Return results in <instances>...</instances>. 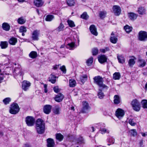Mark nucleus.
Masks as SVG:
<instances>
[{"label": "nucleus", "mask_w": 147, "mask_h": 147, "mask_svg": "<svg viewBox=\"0 0 147 147\" xmlns=\"http://www.w3.org/2000/svg\"><path fill=\"white\" fill-rule=\"evenodd\" d=\"M45 123L42 119L39 118L36 121L35 129L37 132L39 134H43L45 130Z\"/></svg>", "instance_id": "1"}, {"label": "nucleus", "mask_w": 147, "mask_h": 147, "mask_svg": "<svg viewBox=\"0 0 147 147\" xmlns=\"http://www.w3.org/2000/svg\"><path fill=\"white\" fill-rule=\"evenodd\" d=\"M93 80L94 83L96 84L99 88L105 91L108 89L109 87L103 84V80L101 77L100 76H95L93 78Z\"/></svg>", "instance_id": "2"}, {"label": "nucleus", "mask_w": 147, "mask_h": 147, "mask_svg": "<svg viewBox=\"0 0 147 147\" xmlns=\"http://www.w3.org/2000/svg\"><path fill=\"white\" fill-rule=\"evenodd\" d=\"M20 110V108L18 104L16 103H13L11 105L10 113L13 114L17 113Z\"/></svg>", "instance_id": "3"}, {"label": "nucleus", "mask_w": 147, "mask_h": 147, "mask_svg": "<svg viewBox=\"0 0 147 147\" xmlns=\"http://www.w3.org/2000/svg\"><path fill=\"white\" fill-rule=\"evenodd\" d=\"M35 119L31 116H28L25 118V122L27 125L30 127L34 125L35 123Z\"/></svg>", "instance_id": "4"}, {"label": "nucleus", "mask_w": 147, "mask_h": 147, "mask_svg": "<svg viewBox=\"0 0 147 147\" xmlns=\"http://www.w3.org/2000/svg\"><path fill=\"white\" fill-rule=\"evenodd\" d=\"M131 105L134 110L137 111H139L140 109V104L138 100L136 99L133 100L131 102Z\"/></svg>", "instance_id": "5"}, {"label": "nucleus", "mask_w": 147, "mask_h": 147, "mask_svg": "<svg viewBox=\"0 0 147 147\" xmlns=\"http://www.w3.org/2000/svg\"><path fill=\"white\" fill-rule=\"evenodd\" d=\"M138 38L140 40L142 41L147 40V32L144 31H140L138 33Z\"/></svg>", "instance_id": "6"}, {"label": "nucleus", "mask_w": 147, "mask_h": 147, "mask_svg": "<svg viewBox=\"0 0 147 147\" xmlns=\"http://www.w3.org/2000/svg\"><path fill=\"white\" fill-rule=\"evenodd\" d=\"M124 114V111L120 108L117 109L115 112V115L119 119L122 118L123 117Z\"/></svg>", "instance_id": "7"}, {"label": "nucleus", "mask_w": 147, "mask_h": 147, "mask_svg": "<svg viewBox=\"0 0 147 147\" xmlns=\"http://www.w3.org/2000/svg\"><path fill=\"white\" fill-rule=\"evenodd\" d=\"M113 13L115 15L117 16H119L121 11V10L120 7L117 5L113 6Z\"/></svg>", "instance_id": "8"}, {"label": "nucleus", "mask_w": 147, "mask_h": 147, "mask_svg": "<svg viewBox=\"0 0 147 147\" xmlns=\"http://www.w3.org/2000/svg\"><path fill=\"white\" fill-rule=\"evenodd\" d=\"M98 125L99 126L100 128V131L101 134H103L105 133L109 134V130L104 128L105 127V125L104 123H99Z\"/></svg>", "instance_id": "9"}, {"label": "nucleus", "mask_w": 147, "mask_h": 147, "mask_svg": "<svg viewBox=\"0 0 147 147\" xmlns=\"http://www.w3.org/2000/svg\"><path fill=\"white\" fill-rule=\"evenodd\" d=\"M31 83L30 82L27 81H24L22 82V88L25 91H27Z\"/></svg>", "instance_id": "10"}, {"label": "nucleus", "mask_w": 147, "mask_h": 147, "mask_svg": "<svg viewBox=\"0 0 147 147\" xmlns=\"http://www.w3.org/2000/svg\"><path fill=\"white\" fill-rule=\"evenodd\" d=\"M83 107L82 111L83 113H86L89 108V106L88 103L86 101L82 102Z\"/></svg>", "instance_id": "11"}, {"label": "nucleus", "mask_w": 147, "mask_h": 147, "mask_svg": "<svg viewBox=\"0 0 147 147\" xmlns=\"http://www.w3.org/2000/svg\"><path fill=\"white\" fill-rule=\"evenodd\" d=\"M52 106L50 105H46L43 107L44 112L47 114H49L51 112Z\"/></svg>", "instance_id": "12"}, {"label": "nucleus", "mask_w": 147, "mask_h": 147, "mask_svg": "<svg viewBox=\"0 0 147 147\" xmlns=\"http://www.w3.org/2000/svg\"><path fill=\"white\" fill-rule=\"evenodd\" d=\"M89 29L91 33L92 34L95 36L98 35V33L97 31V29L94 25H91Z\"/></svg>", "instance_id": "13"}, {"label": "nucleus", "mask_w": 147, "mask_h": 147, "mask_svg": "<svg viewBox=\"0 0 147 147\" xmlns=\"http://www.w3.org/2000/svg\"><path fill=\"white\" fill-rule=\"evenodd\" d=\"M98 59L99 62L100 63L102 64L107 61V58L105 55H102L98 56Z\"/></svg>", "instance_id": "14"}, {"label": "nucleus", "mask_w": 147, "mask_h": 147, "mask_svg": "<svg viewBox=\"0 0 147 147\" xmlns=\"http://www.w3.org/2000/svg\"><path fill=\"white\" fill-rule=\"evenodd\" d=\"M44 2L42 0H34V3L37 7H40L43 5Z\"/></svg>", "instance_id": "15"}, {"label": "nucleus", "mask_w": 147, "mask_h": 147, "mask_svg": "<svg viewBox=\"0 0 147 147\" xmlns=\"http://www.w3.org/2000/svg\"><path fill=\"white\" fill-rule=\"evenodd\" d=\"M39 34V31L38 30L34 31L32 34V38L34 40H38V36Z\"/></svg>", "instance_id": "16"}, {"label": "nucleus", "mask_w": 147, "mask_h": 147, "mask_svg": "<svg viewBox=\"0 0 147 147\" xmlns=\"http://www.w3.org/2000/svg\"><path fill=\"white\" fill-rule=\"evenodd\" d=\"M63 98V95L61 93H59L56 96L55 99L56 101L60 102L62 101Z\"/></svg>", "instance_id": "17"}, {"label": "nucleus", "mask_w": 147, "mask_h": 147, "mask_svg": "<svg viewBox=\"0 0 147 147\" xmlns=\"http://www.w3.org/2000/svg\"><path fill=\"white\" fill-rule=\"evenodd\" d=\"M110 40L111 42L113 44L116 43L117 41V38L116 36H115V34L113 32L111 34Z\"/></svg>", "instance_id": "18"}, {"label": "nucleus", "mask_w": 147, "mask_h": 147, "mask_svg": "<svg viewBox=\"0 0 147 147\" xmlns=\"http://www.w3.org/2000/svg\"><path fill=\"white\" fill-rule=\"evenodd\" d=\"M47 146L48 147H53L55 145V142L51 138H48L47 140Z\"/></svg>", "instance_id": "19"}, {"label": "nucleus", "mask_w": 147, "mask_h": 147, "mask_svg": "<svg viewBox=\"0 0 147 147\" xmlns=\"http://www.w3.org/2000/svg\"><path fill=\"white\" fill-rule=\"evenodd\" d=\"M23 71L22 69V68L20 67L16 68L13 72L14 74H15L16 75H21L23 74Z\"/></svg>", "instance_id": "20"}, {"label": "nucleus", "mask_w": 147, "mask_h": 147, "mask_svg": "<svg viewBox=\"0 0 147 147\" xmlns=\"http://www.w3.org/2000/svg\"><path fill=\"white\" fill-rule=\"evenodd\" d=\"M121 101V98L119 95H116L114 96L113 101L115 104H119L120 103Z\"/></svg>", "instance_id": "21"}, {"label": "nucleus", "mask_w": 147, "mask_h": 147, "mask_svg": "<svg viewBox=\"0 0 147 147\" xmlns=\"http://www.w3.org/2000/svg\"><path fill=\"white\" fill-rule=\"evenodd\" d=\"M138 64L139 67H144L146 65V62L143 59H139L138 60Z\"/></svg>", "instance_id": "22"}, {"label": "nucleus", "mask_w": 147, "mask_h": 147, "mask_svg": "<svg viewBox=\"0 0 147 147\" xmlns=\"http://www.w3.org/2000/svg\"><path fill=\"white\" fill-rule=\"evenodd\" d=\"M136 58L134 57H132L129 59L128 61V64L130 67H132L135 63V60Z\"/></svg>", "instance_id": "23"}, {"label": "nucleus", "mask_w": 147, "mask_h": 147, "mask_svg": "<svg viewBox=\"0 0 147 147\" xmlns=\"http://www.w3.org/2000/svg\"><path fill=\"white\" fill-rule=\"evenodd\" d=\"M129 17L130 19L132 20H134L136 19L138 15L136 14L133 13H129Z\"/></svg>", "instance_id": "24"}, {"label": "nucleus", "mask_w": 147, "mask_h": 147, "mask_svg": "<svg viewBox=\"0 0 147 147\" xmlns=\"http://www.w3.org/2000/svg\"><path fill=\"white\" fill-rule=\"evenodd\" d=\"M3 29L6 31H9L10 28V26L7 23H4L2 26Z\"/></svg>", "instance_id": "25"}, {"label": "nucleus", "mask_w": 147, "mask_h": 147, "mask_svg": "<svg viewBox=\"0 0 147 147\" xmlns=\"http://www.w3.org/2000/svg\"><path fill=\"white\" fill-rule=\"evenodd\" d=\"M61 110V108L59 106H56L53 110V112L55 114H59L60 113Z\"/></svg>", "instance_id": "26"}, {"label": "nucleus", "mask_w": 147, "mask_h": 147, "mask_svg": "<svg viewBox=\"0 0 147 147\" xmlns=\"http://www.w3.org/2000/svg\"><path fill=\"white\" fill-rule=\"evenodd\" d=\"M75 43L74 42L68 43L66 46V48L69 50H73L75 47Z\"/></svg>", "instance_id": "27"}, {"label": "nucleus", "mask_w": 147, "mask_h": 147, "mask_svg": "<svg viewBox=\"0 0 147 147\" xmlns=\"http://www.w3.org/2000/svg\"><path fill=\"white\" fill-rule=\"evenodd\" d=\"M137 11L139 14L143 15L145 13L146 10L144 7H140L138 8Z\"/></svg>", "instance_id": "28"}, {"label": "nucleus", "mask_w": 147, "mask_h": 147, "mask_svg": "<svg viewBox=\"0 0 147 147\" xmlns=\"http://www.w3.org/2000/svg\"><path fill=\"white\" fill-rule=\"evenodd\" d=\"M56 77L53 74H51L49 78V81L52 83L54 84L56 81Z\"/></svg>", "instance_id": "29"}, {"label": "nucleus", "mask_w": 147, "mask_h": 147, "mask_svg": "<svg viewBox=\"0 0 147 147\" xmlns=\"http://www.w3.org/2000/svg\"><path fill=\"white\" fill-rule=\"evenodd\" d=\"M17 42L16 38L14 37L11 38L9 40V43L12 45H15Z\"/></svg>", "instance_id": "30"}, {"label": "nucleus", "mask_w": 147, "mask_h": 147, "mask_svg": "<svg viewBox=\"0 0 147 147\" xmlns=\"http://www.w3.org/2000/svg\"><path fill=\"white\" fill-rule=\"evenodd\" d=\"M102 90H103L99 88L98 94V98L100 99H102L105 96L104 93L102 92Z\"/></svg>", "instance_id": "31"}, {"label": "nucleus", "mask_w": 147, "mask_h": 147, "mask_svg": "<svg viewBox=\"0 0 147 147\" xmlns=\"http://www.w3.org/2000/svg\"><path fill=\"white\" fill-rule=\"evenodd\" d=\"M26 20L23 17H21L18 19V23L20 24H22L25 23L26 22Z\"/></svg>", "instance_id": "32"}, {"label": "nucleus", "mask_w": 147, "mask_h": 147, "mask_svg": "<svg viewBox=\"0 0 147 147\" xmlns=\"http://www.w3.org/2000/svg\"><path fill=\"white\" fill-rule=\"evenodd\" d=\"M120 77L121 75L119 72H115L113 74V79L115 80H119Z\"/></svg>", "instance_id": "33"}, {"label": "nucleus", "mask_w": 147, "mask_h": 147, "mask_svg": "<svg viewBox=\"0 0 147 147\" xmlns=\"http://www.w3.org/2000/svg\"><path fill=\"white\" fill-rule=\"evenodd\" d=\"M8 43L6 41H1V42L0 46L2 49H5L7 47Z\"/></svg>", "instance_id": "34"}, {"label": "nucleus", "mask_w": 147, "mask_h": 147, "mask_svg": "<svg viewBox=\"0 0 147 147\" xmlns=\"http://www.w3.org/2000/svg\"><path fill=\"white\" fill-rule=\"evenodd\" d=\"M76 81L73 79L69 80V86L71 87H73L76 86Z\"/></svg>", "instance_id": "35"}, {"label": "nucleus", "mask_w": 147, "mask_h": 147, "mask_svg": "<svg viewBox=\"0 0 147 147\" xmlns=\"http://www.w3.org/2000/svg\"><path fill=\"white\" fill-rule=\"evenodd\" d=\"M119 62L123 63L125 62V59L124 57L122 55H118L117 56Z\"/></svg>", "instance_id": "36"}, {"label": "nucleus", "mask_w": 147, "mask_h": 147, "mask_svg": "<svg viewBox=\"0 0 147 147\" xmlns=\"http://www.w3.org/2000/svg\"><path fill=\"white\" fill-rule=\"evenodd\" d=\"M37 56V53L35 51H32L29 54V56L32 58H36Z\"/></svg>", "instance_id": "37"}, {"label": "nucleus", "mask_w": 147, "mask_h": 147, "mask_svg": "<svg viewBox=\"0 0 147 147\" xmlns=\"http://www.w3.org/2000/svg\"><path fill=\"white\" fill-rule=\"evenodd\" d=\"M56 139L59 141L62 140L63 138V136L60 133L57 134L56 135Z\"/></svg>", "instance_id": "38"}, {"label": "nucleus", "mask_w": 147, "mask_h": 147, "mask_svg": "<svg viewBox=\"0 0 147 147\" xmlns=\"http://www.w3.org/2000/svg\"><path fill=\"white\" fill-rule=\"evenodd\" d=\"M107 13L106 11H100L99 13V16L101 19H103L106 17Z\"/></svg>", "instance_id": "39"}, {"label": "nucleus", "mask_w": 147, "mask_h": 147, "mask_svg": "<svg viewBox=\"0 0 147 147\" xmlns=\"http://www.w3.org/2000/svg\"><path fill=\"white\" fill-rule=\"evenodd\" d=\"M54 18V16L51 15H47L45 18V20L47 21H51Z\"/></svg>", "instance_id": "40"}, {"label": "nucleus", "mask_w": 147, "mask_h": 147, "mask_svg": "<svg viewBox=\"0 0 147 147\" xmlns=\"http://www.w3.org/2000/svg\"><path fill=\"white\" fill-rule=\"evenodd\" d=\"M124 28L127 33H129L131 31L132 29V28L131 27H130L127 25L125 26Z\"/></svg>", "instance_id": "41"}, {"label": "nucleus", "mask_w": 147, "mask_h": 147, "mask_svg": "<svg viewBox=\"0 0 147 147\" xmlns=\"http://www.w3.org/2000/svg\"><path fill=\"white\" fill-rule=\"evenodd\" d=\"M93 58L91 57L89 58L86 61V63L88 66L91 65L93 62Z\"/></svg>", "instance_id": "42"}, {"label": "nucleus", "mask_w": 147, "mask_h": 147, "mask_svg": "<svg viewBox=\"0 0 147 147\" xmlns=\"http://www.w3.org/2000/svg\"><path fill=\"white\" fill-rule=\"evenodd\" d=\"M27 31V30L26 27L24 26H22L20 27L19 28V32L21 33L26 32Z\"/></svg>", "instance_id": "43"}, {"label": "nucleus", "mask_w": 147, "mask_h": 147, "mask_svg": "<svg viewBox=\"0 0 147 147\" xmlns=\"http://www.w3.org/2000/svg\"><path fill=\"white\" fill-rule=\"evenodd\" d=\"M67 4L69 6H73L74 5L75 2L74 0H68L67 1Z\"/></svg>", "instance_id": "44"}, {"label": "nucleus", "mask_w": 147, "mask_h": 147, "mask_svg": "<svg viewBox=\"0 0 147 147\" xmlns=\"http://www.w3.org/2000/svg\"><path fill=\"white\" fill-rule=\"evenodd\" d=\"M143 107L144 108H147V100H143L141 102Z\"/></svg>", "instance_id": "45"}, {"label": "nucleus", "mask_w": 147, "mask_h": 147, "mask_svg": "<svg viewBox=\"0 0 147 147\" xmlns=\"http://www.w3.org/2000/svg\"><path fill=\"white\" fill-rule=\"evenodd\" d=\"M11 101V99L10 98H6L3 100V103L5 105H7Z\"/></svg>", "instance_id": "46"}, {"label": "nucleus", "mask_w": 147, "mask_h": 147, "mask_svg": "<svg viewBox=\"0 0 147 147\" xmlns=\"http://www.w3.org/2000/svg\"><path fill=\"white\" fill-rule=\"evenodd\" d=\"M64 26L61 23L60 24L59 26L56 29V30L58 32L62 30Z\"/></svg>", "instance_id": "47"}, {"label": "nucleus", "mask_w": 147, "mask_h": 147, "mask_svg": "<svg viewBox=\"0 0 147 147\" xmlns=\"http://www.w3.org/2000/svg\"><path fill=\"white\" fill-rule=\"evenodd\" d=\"M67 22L70 27H72L75 26L74 23L73 21L71 20H68L67 21Z\"/></svg>", "instance_id": "48"}, {"label": "nucleus", "mask_w": 147, "mask_h": 147, "mask_svg": "<svg viewBox=\"0 0 147 147\" xmlns=\"http://www.w3.org/2000/svg\"><path fill=\"white\" fill-rule=\"evenodd\" d=\"M129 132L131 133V135L133 136H136L137 135V132L136 130L135 129H132L129 130Z\"/></svg>", "instance_id": "49"}, {"label": "nucleus", "mask_w": 147, "mask_h": 147, "mask_svg": "<svg viewBox=\"0 0 147 147\" xmlns=\"http://www.w3.org/2000/svg\"><path fill=\"white\" fill-rule=\"evenodd\" d=\"M81 17L83 19L86 20L88 18L89 16L86 12H84L81 15Z\"/></svg>", "instance_id": "50"}, {"label": "nucleus", "mask_w": 147, "mask_h": 147, "mask_svg": "<svg viewBox=\"0 0 147 147\" xmlns=\"http://www.w3.org/2000/svg\"><path fill=\"white\" fill-rule=\"evenodd\" d=\"M129 123L132 126H134L136 124V123L132 119H130L129 121Z\"/></svg>", "instance_id": "51"}, {"label": "nucleus", "mask_w": 147, "mask_h": 147, "mask_svg": "<svg viewBox=\"0 0 147 147\" xmlns=\"http://www.w3.org/2000/svg\"><path fill=\"white\" fill-rule=\"evenodd\" d=\"M108 141L111 144H113L115 142V139L113 137H111L108 139Z\"/></svg>", "instance_id": "52"}, {"label": "nucleus", "mask_w": 147, "mask_h": 147, "mask_svg": "<svg viewBox=\"0 0 147 147\" xmlns=\"http://www.w3.org/2000/svg\"><path fill=\"white\" fill-rule=\"evenodd\" d=\"M92 53L93 55H96L98 53V50L96 48H94L92 49Z\"/></svg>", "instance_id": "53"}, {"label": "nucleus", "mask_w": 147, "mask_h": 147, "mask_svg": "<svg viewBox=\"0 0 147 147\" xmlns=\"http://www.w3.org/2000/svg\"><path fill=\"white\" fill-rule=\"evenodd\" d=\"M87 76L86 75H84L80 77V79L82 82H84L86 80Z\"/></svg>", "instance_id": "54"}, {"label": "nucleus", "mask_w": 147, "mask_h": 147, "mask_svg": "<svg viewBox=\"0 0 147 147\" xmlns=\"http://www.w3.org/2000/svg\"><path fill=\"white\" fill-rule=\"evenodd\" d=\"M53 90L55 92L57 93L60 91V89L58 86H56L54 87Z\"/></svg>", "instance_id": "55"}, {"label": "nucleus", "mask_w": 147, "mask_h": 147, "mask_svg": "<svg viewBox=\"0 0 147 147\" xmlns=\"http://www.w3.org/2000/svg\"><path fill=\"white\" fill-rule=\"evenodd\" d=\"M60 69L65 74L66 72V69L65 68V66L63 65L62 66H61L60 67Z\"/></svg>", "instance_id": "56"}, {"label": "nucleus", "mask_w": 147, "mask_h": 147, "mask_svg": "<svg viewBox=\"0 0 147 147\" xmlns=\"http://www.w3.org/2000/svg\"><path fill=\"white\" fill-rule=\"evenodd\" d=\"M83 141V138L82 137H80L77 139V141L78 143L82 142Z\"/></svg>", "instance_id": "57"}, {"label": "nucleus", "mask_w": 147, "mask_h": 147, "mask_svg": "<svg viewBox=\"0 0 147 147\" xmlns=\"http://www.w3.org/2000/svg\"><path fill=\"white\" fill-rule=\"evenodd\" d=\"M44 88H45V93H47L48 91L47 89V85L46 84H44Z\"/></svg>", "instance_id": "58"}, {"label": "nucleus", "mask_w": 147, "mask_h": 147, "mask_svg": "<svg viewBox=\"0 0 147 147\" xmlns=\"http://www.w3.org/2000/svg\"><path fill=\"white\" fill-rule=\"evenodd\" d=\"M59 65H56L54 66L53 67V69L55 70L57 69L59 67Z\"/></svg>", "instance_id": "59"}, {"label": "nucleus", "mask_w": 147, "mask_h": 147, "mask_svg": "<svg viewBox=\"0 0 147 147\" xmlns=\"http://www.w3.org/2000/svg\"><path fill=\"white\" fill-rule=\"evenodd\" d=\"M23 147H31V146L28 144H25L24 145Z\"/></svg>", "instance_id": "60"}, {"label": "nucleus", "mask_w": 147, "mask_h": 147, "mask_svg": "<svg viewBox=\"0 0 147 147\" xmlns=\"http://www.w3.org/2000/svg\"><path fill=\"white\" fill-rule=\"evenodd\" d=\"M100 51L102 52L103 53H104L105 52V49H101L100 50Z\"/></svg>", "instance_id": "61"}, {"label": "nucleus", "mask_w": 147, "mask_h": 147, "mask_svg": "<svg viewBox=\"0 0 147 147\" xmlns=\"http://www.w3.org/2000/svg\"><path fill=\"white\" fill-rule=\"evenodd\" d=\"M3 80V76H0V81H2Z\"/></svg>", "instance_id": "62"}, {"label": "nucleus", "mask_w": 147, "mask_h": 147, "mask_svg": "<svg viewBox=\"0 0 147 147\" xmlns=\"http://www.w3.org/2000/svg\"><path fill=\"white\" fill-rule=\"evenodd\" d=\"M141 134L143 136H145L146 135L145 133H142Z\"/></svg>", "instance_id": "63"}, {"label": "nucleus", "mask_w": 147, "mask_h": 147, "mask_svg": "<svg viewBox=\"0 0 147 147\" xmlns=\"http://www.w3.org/2000/svg\"><path fill=\"white\" fill-rule=\"evenodd\" d=\"M145 89L147 90V82L146 83L145 85Z\"/></svg>", "instance_id": "64"}]
</instances>
